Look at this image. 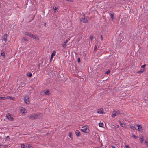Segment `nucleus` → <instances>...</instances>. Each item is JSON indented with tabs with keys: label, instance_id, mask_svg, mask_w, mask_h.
I'll use <instances>...</instances> for the list:
<instances>
[{
	"label": "nucleus",
	"instance_id": "9",
	"mask_svg": "<svg viewBox=\"0 0 148 148\" xmlns=\"http://www.w3.org/2000/svg\"><path fill=\"white\" fill-rule=\"evenodd\" d=\"M44 94H45V95H49L50 94V91L48 89L47 90L45 91L44 90Z\"/></svg>",
	"mask_w": 148,
	"mask_h": 148
},
{
	"label": "nucleus",
	"instance_id": "27",
	"mask_svg": "<svg viewBox=\"0 0 148 148\" xmlns=\"http://www.w3.org/2000/svg\"><path fill=\"white\" fill-rule=\"evenodd\" d=\"M90 38L91 41H92L93 39V36L92 35H90Z\"/></svg>",
	"mask_w": 148,
	"mask_h": 148
},
{
	"label": "nucleus",
	"instance_id": "49",
	"mask_svg": "<svg viewBox=\"0 0 148 148\" xmlns=\"http://www.w3.org/2000/svg\"><path fill=\"white\" fill-rule=\"evenodd\" d=\"M1 7V3H0V7Z\"/></svg>",
	"mask_w": 148,
	"mask_h": 148
},
{
	"label": "nucleus",
	"instance_id": "6",
	"mask_svg": "<svg viewBox=\"0 0 148 148\" xmlns=\"http://www.w3.org/2000/svg\"><path fill=\"white\" fill-rule=\"evenodd\" d=\"M97 113L100 114L104 113L103 110V109L102 108H101L98 109Z\"/></svg>",
	"mask_w": 148,
	"mask_h": 148
},
{
	"label": "nucleus",
	"instance_id": "35",
	"mask_svg": "<svg viewBox=\"0 0 148 148\" xmlns=\"http://www.w3.org/2000/svg\"><path fill=\"white\" fill-rule=\"evenodd\" d=\"M2 40L3 41H4L5 42V43L7 41V38H6V39H3Z\"/></svg>",
	"mask_w": 148,
	"mask_h": 148
},
{
	"label": "nucleus",
	"instance_id": "12",
	"mask_svg": "<svg viewBox=\"0 0 148 148\" xmlns=\"http://www.w3.org/2000/svg\"><path fill=\"white\" fill-rule=\"evenodd\" d=\"M140 142L141 143L144 140V136H140Z\"/></svg>",
	"mask_w": 148,
	"mask_h": 148
},
{
	"label": "nucleus",
	"instance_id": "42",
	"mask_svg": "<svg viewBox=\"0 0 148 148\" xmlns=\"http://www.w3.org/2000/svg\"><path fill=\"white\" fill-rule=\"evenodd\" d=\"M130 147L128 145H126L125 146V148H129Z\"/></svg>",
	"mask_w": 148,
	"mask_h": 148
},
{
	"label": "nucleus",
	"instance_id": "31",
	"mask_svg": "<svg viewBox=\"0 0 148 148\" xmlns=\"http://www.w3.org/2000/svg\"><path fill=\"white\" fill-rule=\"evenodd\" d=\"M9 98H10V99L12 100H14L15 99L14 97H9Z\"/></svg>",
	"mask_w": 148,
	"mask_h": 148
},
{
	"label": "nucleus",
	"instance_id": "13",
	"mask_svg": "<svg viewBox=\"0 0 148 148\" xmlns=\"http://www.w3.org/2000/svg\"><path fill=\"white\" fill-rule=\"evenodd\" d=\"M81 20L84 23H87L88 22V20L87 19L85 18V17L82 18Z\"/></svg>",
	"mask_w": 148,
	"mask_h": 148
},
{
	"label": "nucleus",
	"instance_id": "19",
	"mask_svg": "<svg viewBox=\"0 0 148 148\" xmlns=\"http://www.w3.org/2000/svg\"><path fill=\"white\" fill-rule=\"evenodd\" d=\"M28 117L30 119L33 120V114H32L28 116Z\"/></svg>",
	"mask_w": 148,
	"mask_h": 148
},
{
	"label": "nucleus",
	"instance_id": "38",
	"mask_svg": "<svg viewBox=\"0 0 148 148\" xmlns=\"http://www.w3.org/2000/svg\"><path fill=\"white\" fill-rule=\"evenodd\" d=\"M77 61H78V62L79 63L80 62V58H78V59H77Z\"/></svg>",
	"mask_w": 148,
	"mask_h": 148
},
{
	"label": "nucleus",
	"instance_id": "14",
	"mask_svg": "<svg viewBox=\"0 0 148 148\" xmlns=\"http://www.w3.org/2000/svg\"><path fill=\"white\" fill-rule=\"evenodd\" d=\"M130 128H131L132 130H135L136 129V127L135 126V125L134 126L130 125Z\"/></svg>",
	"mask_w": 148,
	"mask_h": 148
},
{
	"label": "nucleus",
	"instance_id": "48",
	"mask_svg": "<svg viewBox=\"0 0 148 148\" xmlns=\"http://www.w3.org/2000/svg\"><path fill=\"white\" fill-rule=\"evenodd\" d=\"M143 72V71H140L139 72H141V73H142V72Z\"/></svg>",
	"mask_w": 148,
	"mask_h": 148
},
{
	"label": "nucleus",
	"instance_id": "46",
	"mask_svg": "<svg viewBox=\"0 0 148 148\" xmlns=\"http://www.w3.org/2000/svg\"><path fill=\"white\" fill-rule=\"evenodd\" d=\"M44 26H46V23H45L44 24Z\"/></svg>",
	"mask_w": 148,
	"mask_h": 148
},
{
	"label": "nucleus",
	"instance_id": "23",
	"mask_svg": "<svg viewBox=\"0 0 148 148\" xmlns=\"http://www.w3.org/2000/svg\"><path fill=\"white\" fill-rule=\"evenodd\" d=\"M7 35L6 34H5L3 35V39H6L7 38Z\"/></svg>",
	"mask_w": 148,
	"mask_h": 148
},
{
	"label": "nucleus",
	"instance_id": "50",
	"mask_svg": "<svg viewBox=\"0 0 148 148\" xmlns=\"http://www.w3.org/2000/svg\"><path fill=\"white\" fill-rule=\"evenodd\" d=\"M69 137H71V135L69 136Z\"/></svg>",
	"mask_w": 148,
	"mask_h": 148
},
{
	"label": "nucleus",
	"instance_id": "1",
	"mask_svg": "<svg viewBox=\"0 0 148 148\" xmlns=\"http://www.w3.org/2000/svg\"><path fill=\"white\" fill-rule=\"evenodd\" d=\"M120 114L121 113L119 110H114L113 112V113L112 115V117H114L115 116Z\"/></svg>",
	"mask_w": 148,
	"mask_h": 148
},
{
	"label": "nucleus",
	"instance_id": "22",
	"mask_svg": "<svg viewBox=\"0 0 148 148\" xmlns=\"http://www.w3.org/2000/svg\"><path fill=\"white\" fill-rule=\"evenodd\" d=\"M110 16L112 20L114 19V15L113 14H110Z\"/></svg>",
	"mask_w": 148,
	"mask_h": 148
},
{
	"label": "nucleus",
	"instance_id": "18",
	"mask_svg": "<svg viewBox=\"0 0 148 148\" xmlns=\"http://www.w3.org/2000/svg\"><path fill=\"white\" fill-rule=\"evenodd\" d=\"M24 34L25 35L28 36L30 37L32 34L28 32H25Z\"/></svg>",
	"mask_w": 148,
	"mask_h": 148
},
{
	"label": "nucleus",
	"instance_id": "3",
	"mask_svg": "<svg viewBox=\"0 0 148 148\" xmlns=\"http://www.w3.org/2000/svg\"><path fill=\"white\" fill-rule=\"evenodd\" d=\"M81 130L84 132L87 133L88 131L87 127L86 126H84L82 127Z\"/></svg>",
	"mask_w": 148,
	"mask_h": 148
},
{
	"label": "nucleus",
	"instance_id": "44",
	"mask_svg": "<svg viewBox=\"0 0 148 148\" xmlns=\"http://www.w3.org/2000/svg\"><path fill=\"white\" fill-rule=\"evenodd\" d=\"M101 40L103 41V37H102V36H101Z\"/></svg>",
	"mask_w": 148,
	"mask_h": 148
},
{
	"label": "nucleus",
	"instance_id": "41",
	"mask_svg": "<svg viewBox=\"0 0 148 148\" xmlns=\"http://www.w3.org/2000/svg\"><path fill=\"white\" fill-rule=\"evenodd\" d=\"M148 141V140H147V139H146L145 140V143H147V142Z\"/></svg>",
	"mask_w": 148,
	"mask_h": 148
},
{
	"label": "nucleus",
	"instance_id": "4",
	"mask_svg": "<svg viewBox=\"0 0 148 148\" xmlns=\"http://www.w3.org/2000/svg\"><path fill=\"white\" fill-rule=\"evenodd\" d=\"M36 119H40L42 117V113H37L36 114Z\"/></svg>",
	"mask_w": 148,
	"mask_h": 148
},
{
	"label": "nucleus",
	"instance_id": "45",
	"mask_svg": "<svg viewBox=\"0 0 148 148\" xmlns=\"http://www.w3.org/2000/svg\"><path fill=\"white\" fill-rule=\"evenodd\" d=\"M67 1H69V2H71L72 1V0H66Z\"/></svg>",
	"mask_w": 148,
	"mask_h": 148
},
{
	"label": "nucleus",
	"instance_id": "2",
	"mask_svg": "<svg viewBox=\"0 0 148 148\" xmlns=\"http://www.w3.org/2000/svg\"><path fill=\"white\" fill-rule=\"evenodd\" d=\"M6 117L9 120L12 121L13 118L11 117V115L10 113H8L6 115Z\"/></svg>",
	"mask_w": 148,
	"mask_h": 148
},
{
	"label": "nucleus",
	"instance_id": "33",
	"mask_svg": "<svg viewBox=\"0 0 148 148\" xmlns=\"http://www.w3.org/2000/svg\"><path fill=\"white\" fill-rule=\"evenodd\" d=\"M21 146L22 148H25V146L23 144H22Z\"/></svg>",
	"mask_w": 148,
	"mask_h": 148
},
{
	"label": "nucleus",
	"instance_id": "16",
	"mask_svg": "<svg viewBox=\"0 0 148 148\" xmlns=\"http://www.w3.org/2000/svg\"><path fill=\"white\" fill-rule=\"evenodd\" d=\"M68 40H66L64 42V44H63L62 45V46H63V47L64 48H65L66 47V46H67L66 44L68 43Z\"/></svg>",
	"mask_w": 148,
	"mask_h": 148
},
{
	"label": "nucleus",
	"instance_id": "5",
	"mask_svg": "<svg viewBox=\"0 0 148 148\" xmlns=\"http://www.w3.org/2000/svg\"><path fill=\"white\" fill-rule=\"evenodd\" d=\"M30 37H31L36 40H39V38L38 36L34 34H32L31 36H30Z\"/></svg>",
	"mask_w": 148,
	"mask_h": 148
},
{
	"label": "nucleus",
	"instance_id": "11",
	"mask_svg": "<svg viewBox=\"0 0 148 148\" xmlns=\"http://www.w3.org/2000/svg\"><path fill=\"white\" fill-rule=\"evenodd\" d=\"M119 122L121 123L120 125L122 127L124 128H126V125L123 123H121L120 121H119Z\"/></svg>",
	"mask_w": 148,
	"mask_h": 148
},
{
	"label": "nucleus",
	"instance_id": "36",
	"mask_svg": "<svg viewBox=\"0 0 148 148\" xmlns=\"http://www.w3.org/2000/svg\"><path fill=\"white\" fill-rule=\"evenodd\" d=\"M110 72V71L109 70L106 72V73L107 74H109Z\"/></svg>",
	"mask_w": 148,
	"mask_h": 148
},
{
	"label": "nucleus",
	"instance_id": "43",
	"mask_svg": "<svg viewBox=\"0 0 148 148\" xmlns=\"http://www.w3.org/2000/svg\"><path fill=\"white\" fill-rule=\"evenodd\" d=\"M44 91H43V92H41L40 93V94H41V95H43L44 94Z\"/></svg>",
	"mask_w": 148,
	"mask_h": 148
},
{
	"label": "nucleus",
	"instance_id": "20",
	"mask_svg": "<svg viewBox=\"0 0 148 148\" xmlns=\"http://www.w3.org/2000/svg\"><path fill=\"white\" fill-rule=\"evenodd\" d=\"M27 75L28 77H31L32 75V74L30 72H29L28 73H27Z\"/></svg>",
	"mask_w": 148,
	"mask_h": 148
},
{
	"label": "nucleus",
	"instance_id": "34",
	"mask_svg": "<svg viewBox=\"0 0 148 148\" xmlns=\"http://www.w3.org/2000/svg\"><path fill=\"white\" fill-rule=\"evenodd\" d=\"M97 49V47L96 45H95L94 48V50L95 51Z\"/></svg>",
	"mask_w": 148,
	"mask_h": 148
},
{
	"label": "nucleus",
	"instance_id": "37",
	"mask_svg": "<svg viewBox=\"0 0 148 148\" xmlns=\"http://www.w3.org/2000/svg\"><path fill=\"white\" fill-rule=\"evenodd\" d=\"M146 66V65L145 64H144L141 67V68H144Z\"/></svg>",
	"mask_w": 148,
	"mask_h": 148
},
{
	"label": "nucleus",
	"instance_id": "15",
	"mask_svg": "<svg viewBox=\"0 0 148 148\" xmlns=\"http://www.w3.org/2000/svg\"><path fill=\"white\" fill-rule=\"evenodd\" d=\"M24 101L25 103L27 104L29 101V98L27 97L26 99H24Z\"/></svg>",
	"mask_w": 148,
	"mask_h": 148
},
{
	"label": "nucleus",
	"instance_id": "39",
	"mask_svg": "<svg viewBox=\"0 0 148 148\" xmlns=\"http://www.w3.org/2000/svg\"><path fill=\"white\" fill-rule=\"evenodd\" d=\"M53 9L54 10H57V8L56 7H53Z\"/></svg>",
	"mask_w": 148,
	"mask_h": 148
},
{
	"label": "nucleus",
	"instance_id": "25",
	"mask_svg": "<svg viewBox=\"0 0 148 148\" xmlns=\"http://www.w3.org/2000/svg\"><path fill=\"white\" fill-rule=\"evenodd\" d=\"M132 137L134 138V139H136L137 138V136H135L134 134H132Z\"/></svg>",
	"mask_w": 148,
	"mask_h": 148
},
{
	"label": "nucleus",
	"instance_id": "28",
	"mask_svg": "<svg viewBox=\"0 0 148 148\" xmlns=\"http://www.w3.org/2000/svg\"><path fill=\"white\" fill-rule=\"evenodd\" d=\"M1 55L2 56L4 57L5 56V53L4 52H2V51L1 52Z\"/></svg>",
	"mask_w": 148,
	"mask_h": 148
},
{
	"label": "nucleus",
	"instance_id": "21",
	"mask_svg": "<svg viewBox=\"0 0 148 148\" xmlns=\"http://www.w3.org/2000/svg\"><path fill=\"white\" fill-rule=\"evenodd\" d=\"M99 125L100 127H103V123H99Z\"/></svg>",
	"mask_w": 148,
	"mask_h": 148
},
{
	"label": "nucleus",
	"instance_id": "29",
	"mask_svg": "<svg viewBox=\"0 0 148 148\" xmlns=\"http://www.w3.org/2000/svg\"><path fill=\"white\" fill-rule=\"evenodd\" d=\"M37 117H36V114H33V120L35 119H36Z\"/></svg>",
	"mask_w": 148,
	"mask_h": 148
},
{
	"label": "nucleus",
	"instance_id": "7",
	"mask_svg": "<svg viewBox=\"0 0 148 148\" xmlns=\"http://www.w3.org/2000/svg\"><path fill=\"white\" fill-rule=\"evenodd\" d=\"M20 112L22 113H24L26 112V110L25 108L22 107L20 109Z\"/></svg>",
	"mask_w": 148,
	"mask_h": 148
},
{
	"label": "nucleus",
	"instance_id": "30",
	"mask_svg": "<svg viewBox=\"0 0 148 148\" xmlns=\"http://www.w3.org/2000/svg\"><path fill=\"white\" fill-rule=\"evenodd\" d=\"M27 148H33V147L31 146L30 145L28 144V145L27 146Z\"/></svg>",
	"mask_w": 148,
	"mask_h": 148
},
{
	"label": "nucleus",
	"instance_id": "10",
	"mask_svg": "<svg viewBox=\"0 0 148 148\" xmlns=\"http://www.w3.org/2000/svg\"><path fill=\"white\" fill-rule=\"evenodd\" d=\"M75 134L77 136H80V132L78 130H77L75 131Z\"/></svg>",
	"mask_w": 148,
	"mask_h": 148
},
{
	"label": "nucleus",
	"instance_id": "17",
	"mask_svg": "<svg viewBox=\"0 0 148 148\" xmlns=\"http://www.w3.org/2000/svg\"><path fill=\"white\" fill-rule=\"evenodd\" d=\"M56 53V52L55 51H54L51 54V59H52L53 57L55 55Z\"/></svg>",
	"mask_w": 148,
	"mask_h": 148
},
{
	"label": "nucleus",
	"instance_id": "26",
	"mask_svg": "<svg viewBox=\"0 0 148 148\" xmlns=\"http://www.w3.org/2000/svg\"><path fill=\"white\" fill-rule=\"evenodd\" d=\"M6 99L5 97H0V99L3 100H5Z\"/></svg>",
	"mask_w": 148,
	"mask_h": 148
},
{
	"label": "nucleus",
	"instance_id": "47",
	"mask_svg": "<svg viewBox=\"0 0 148 148\" xmlns=\"http://www.w3.org/2000/svg\"><path fill=\"white\" fill-rule=\"evenodd\" d=\"M112 148H116V147L114 146H113L112 147Z\"/></svg>",
	"mask_w": 148,
	"mask_h": 148
},
{
	"label": "nucleus",
	"instance_id": "24",
	"mask_svg": "<svg viewBox=\"0 0 148 148\" xmlns=\"http://www.w3.org/2000/svg\"><path fill=\"white\" fill-rule=\"evenodd\" d=\"M10 138L8 136L5 138V140L6 141H9Z\"/></svg>",
	"mask_w": 148,
	"mask_h": 148
},
{
	"label": "nucleus",
	"instance_id": "8",
	"mask_svg": "<svg viewBox=\"0 0 148 148\" xmlns=\"http://www.w3.org/2000/svg\"><path fill=\"white\" fill-rule=\"evenodd\" d=\"M135 126H136V127H138V131H140L142 130V127L141 125H136Z\"/></svg>",
	"mask_w": 148,
	"mask_h": 148
},
{
	"label": "nucleus",
	"instance_id": "32",
	"mask_svg": "<svg viewBox=\"0 0 148 148\" xmlns=\"http://www.w3.org/2000/svg\"><path fill=\"white\" fill-rule=\"evenodd\" d=\"M115 128H118L119 127V126L118 125H116L114 126Z\"/></svg>",
	"mask_w": 148,
	"mask_h": 148
},
{
	"label": "nucleus",
	"instance_id": "40",
	"mask_svg": "<svg viewBox=\"0 0 148 148\" xmlns=\"http://www.w3.org/2000/svg\"><path fill=\"white\" fill-rule=\"evenodd\" d=\"M23 40L25 41H27L28 40L26 39V38L24 37L23 38Z\"/></svg>",
	"mask_w": 148,
	"mask_h": 148
}]
</instances>
